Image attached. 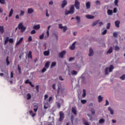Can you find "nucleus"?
Listing matches in <instances>:
<instances>
[{
  "label": "nucleus",
  "instance_id": "obj_60",
  "mask_svg": "<svg viewBox=\"0 0 125 125\" xmlns=\"http://www.w3.org/2000/svg\"><path fill=\"white\" fill-rule=\"evenodd\" d=\"M75 59L74 57H70L69 59V61H73Z\"/></svg>",
  "mask_w": 125,
  "mask_h": 125
},
{
  "label": "nucleus",
  "instance_id": "obj_50",
  "mask_svg": "<svg viewBox=\"0 0 125 125\" xmlns=\"http://www.w3.org/2000/svg\"><path fill=\"white\" fill-rule=\"evenodd\" d=\"M91 112L93 115H94L95 114V110H94V109H91Z\"/></svg>",
  "mask_w": 125,
  "mask_h": 125
},
{
  "label": "nucleus",
  "instance_id": "obj_23",
  "mask_svg": "<svg viewBox=\"0 0 125 125\" xmlns=\"http://www.w3.org/2000/svg\"><path fill=\"white\" fill-rule=\"evenodd\" d=\"M31 97H32V95H31V94L28 93L26 95V98H27V100H30V99H31Z\"/></svg>",
  "mask_w": 125,
  "mask_h": 125
},
{
  "label": "nucleus",
  "instance_id": "obj_57",
  "mask_svg": "<svg viewBox=\"0 0 125 125\" xmlns=\"http://www.w3.org/2000/svg\"><path fill=\"white\" fill-rule=\"evenodd\" d=\"M59 28H60V29H63V27L64 26H63L62 25V24H59Z\"/></svg>",
  "mask_w": 125,
  "mask_h": 125
},
{
  "label": "nucleus",
  "instance_id": "obj_56",
  "mask_svg": "<svg viewBox=\"0 0 125 125\" xmlns=\"http://www.w3.org/2000/svg\"><path fill=\"white\" fill-rule=\"evenodd\" d=\"M57 106L58 107V108L59 109H60L61 107V105L60 104V103H58L57 104Z\"/></svg>",
  "mask_w": 125,
  "mask_h": 125
},
{
  "label": "nucleus",
  "instance_id": "obj_29",
  "mask_svg": "<svg viewBox=\"0 0 125 125\" xmlns=\"http://www.w3.org/2000/svg\"><path fill=\"white\" fill-rule=\"evenodd\" d=\"M71 74L72 75H74V76H76V75L78 74V72H77V71H76V70H73L71 71Z\"/></svg>",
  "mask_w": 125,
  "mask_h": 125
},
{
  "label": "nucleus",
  "instance_id": "obj_35",
  "mask_svg": "<svg viewBox=\"0 0 125 125\" xmlns=\"http://www.w3.org/2000/svg\"><path fill=\"white\" fill-rule=\"evenodd\" d=\"M18 70L19 74H21V67H20V65L19 64H18Z\"/></svg>",
  "mask_w": 125,
  "mask_h": 125
},
{
  "label": "nucleus",
  "instance_id": "obj_32",
  "mask_svg": "<svg viewBox=\"0 0 125 125\" xmlns=\"http://www.w3.org/2000/svg\"><path fill=\"white\" fill-rule=\"evenodd\" d=\"M114 49L115 51H119V50H120V47H119L118 45H116L115 46Z\"/></svg>",
  "mask_w": 125,
  "mask_h": 125
},
{
  "label": "nucleus",
  "instance_id": "obj_55",
  "mask_svg": "<svg viewBox=\"0 0 125 125\" xmlns=\"http://www.w3.org/2000/svg\"><path fill=\"white\" fill-rule=\"evenodd\" d=\"M45 71H46V68L44 67L42 68V73H44L45 72Z\"/></svg>",
  "mask_w": 125,
  "mask_h": 125
},
{
  "label": "nucleus",
  "instance_id": "obj_5",
  "mask_svg": "<svg viewBox=\"0 0 125 125\" xmlns=\"http://www.w3.org/2000/svg\"><path fill=\"white\" fill-rule=\"evenodd\" d=\"M74 5L76 9H80V5H81V3H80V2L78 0H75Z\"/></svg>",
  "mask_w": 125,
  "mask_h": 125
},
{
  "label": "nucleus",
  "instance_id": "obj_18",
  "mask_svg": "<svg viewBox=\"0 0 125 125\" xmlns=\"http://www.w3.org/2000/svg\"><path fill=\"white\" fill-rule=\"evenodd\" d=\"M98 101L100 103V102H102L103 101V97H102L101 95H99L98 97Z\"/></svg>",
  "mask_w": 125,
  "mask_h": 125
},
{
  "label": "nucleus",
  "instance_id": "obj_43",
  "mask_svg": "<svg viewBox=\"0 0 125 125\" xmlns=\"http://www.w3.org/2000/svg\"><path fill=\"white\" fill-rule=\"evenodd\" d=\"M81 103L82 104H85L86 103V100H81Z\"/></svg>",
  "mask_w": 125,
  "mask_h": 125
},
{
  "label": "nucleus",
  "instance_id": "obj_13",
  "mask_svg": "<svg viewBox=\"0 0 125 125\" xmlns=\"http://www.w3.org/2000/svg\"><path fill=\"white\" fill-rule=\"evenodd\" d=\"M40 28H41V25H40V24L34 25L33 27V29H34L35 30H39V29H40Z\"/></svg>",
  "mask_w": 125,
  "mask_h": 125
},
{
  "label": "nucleus",
  "instance_id": "obj_45",
  "mask_svg": "<svg viewBox=\"0 0 125 125\" xmlns=\"http://www.w3.org/2000/svg\"><path fill=\"white\" fill-rule=\"evenodd\" d=\"M98 23V21H95V22H93L92 26H94L97 25Z\"/></svg>",
  "mask_w": 125,
  "mask_h": 125
},
{
  "label": "nucleus",
  "instance_id": "obj_62",
  "mask_svg": "<svg viewBox=\"0 0 125 125\" xmlns=\"http://www.w3.org/2000/svg\"><path fill=\"white\" fill-rule=\"evenodd\" d=\"M13 75H14V74H13V71H12V72H11V74H10V78H11V79H12V78H13Z\"/></svg>",
  "mask_w": 125,
  "mask_h": 125
},
{
  "label": "nucleus",
  "instance_id": "obj_41",
  "mask_svg": "<svg viewBox=\"0 0 125 125\" xmlns=\"http://www.w3.org/2000/svg\"><path fill=\"white\" fill-rule=\"evenodd\" d=\"M20 12L21 13L20 14V15L21 16H22V15H24V14H25V12L21 10Z\"/></svg>",
  "mask_w": 125,
  "mask_h": 125
},
{
  "label": "nucleus",
  "instance_id": "obj_17",
  "mask_svg": "<svg viewBox=\"0 0 125 125\" xmlns=\"http://www.w3.org/2000/svg\"><path fill=\"white\" fill-rule=\"evenodd\" d=\"M107 13L108 15H112L113 14V10L108 9L107 11Z\"/></svg>",
  "mask_w": 125,
  "mask_h": 125
},
{
  "label": "nucleus",
  "instance_id": "obj_49",
  "mask_svg": "<svg viewBox=\"0 0 125 125\" xmlns=\"http://www.w3.org/2000/svg\"><path fill=\"white\" fill-rule=\"evenodd\" d=\"M119 2V0H115L114 3L116 6H118V3Z\"/></svg>",
  "mask_w": 125,
  "mask_h": 125
},
{
  "label": "nucleus",
  "instance_id": "obj_7",
  "mask_svg": "<svg viewBox=\"0 0 125 125\" xmlns=\"http://www.w3.org/2000/svg\"><path fill=\"white\" fill-rule=\"evenodd\" d=\"M23 40H24V38L23 37H21L20 38L19 41H17L16 42V46H17V45H19L21 42H23Z\"/></svg>",
  "mask_w": 125,
  "mask_h": 125
},
{
  "label": "nucleus",
  "instance_id": "obj_52",
  "mask_svg": "<svg viewBox=\"0 0 125 125\" xmlns=\"http://www.w3.org/2000/svg\"><path fill=\"white\" fill-rule=\"evenodd\" d=\"M47 98H48V95L46 94L44 96V100H46V99H47Z\"/></svg>",
  "mask_w": 125,
  "mask_h": 125
},
{
  "label": "nucleus",
  "instance_id": "obj_6",
  "mask_svg": "<svg viewBox=\"0 0 125 125\" xmlns=\"http://www.w3.org/2000/svg\"><path fill=\"white\" fill-rule=\"evenodd\" d=\"M65 54H66V51L63 50L61 52L59 53V56L61 58H63V57H64V55H65Z\"/></svg>",
  "mask_w": 125,
  "mask_h": 125
},
{
  "label": "nucleus",
  "instance_id": "obj_40",
  "mask_svg": "<svg viewBox=\"0 0 125 125\" xmlns=\"http://www.w3.org/2000/svg\"><path fill=\"white\" fill-rule=\"evenodd\" d=\"M6 63H7V66H8V65H9V64H10L9 61H8V57H7L6 58Z\"/></svg>",
  "mask_w": 125,
  "mask_h": 125
},
{
  "label": "nucleus",
  "instance_id": "obj_16",
  "mask_svg": "<svg viewBox=\"0 0 125 125\" xmlns=\"http://www.w3.org/2000/svg\"><path fill=\"white\" fill-rule=\"evenodd\" d=\"M72 113L74 114V115H77V110L75 107H72Z\"/></svg>",
  "mask_w": 125,
  "mask_h": 125
},
{
  "label": "nucleus",
  "instance_id": "obj_64",
  "mask_svg": "<svg viewBox=\"0 0 125 125\" xmlns=\"http://www.w3.org/2000/svg\"><path fill=\"white\" fill-rule=\"evenodd\" d=\"M84 125H89V123H88V122H84Z\"/></svg>",
  "mask_w": 125,
  "mask_h": 125
},
{
  "label": "nucleus",
  "instance_id": "obj_27",
  "mask_svg": "<svg viewBox=\"0 0 125 125\" xmlns=\"http://www.w3.org/2000/svg\"><path fill=\"white\" fill-rule=\"evenodd\" d=\"M28 58H31L32 59V51H29L28 54Z\"/></svg>",
  "mask_w": 125,
  "mask_h": 125
},
{
  "label": "nucleus",
  "instance_id": "obj_21",
  "mask_svg": "<svg viewBox=\"0 0 125 125\" xmlns=\"http://www.w3.org/2000/svg\"><path fill=\"white\" fill-rule=\"evenodd\" d=\"M85 96H86V91L85 90V89H83V94L82 95V97H83V98H84V97H85Z\"/></svg>",
  "mask_w": 125,
  "mask_h": 125
},
{
  "label": "nucleus",
  "instance_id": "obj_58",
  "mask_svg": "<svg viewBox=\"0 0 125 125\" xmlns=\"http://www.w3.org/2000/svg\"><path fill=\"white\" fill-rule=\"evenodd\" d=\"M117 8H114L113 13H117Z\"/></svg>",
  "mask_w": 125,
  "mask_h": 125
},
{
  "label": "nucleus",
  "instance_id": "obj_61",
  "mask_svg": "<svg viewBox=\"0 0 125 125\" xmlns=\"http://www.w3.org/2000/svg\"><path fill=\"white\" fill-rule=\"evenodd\" d=\"M96 3L97 5H98V4L99 5H100V1H99V0L96 1Z\"/></svg>",
  "mask_w": 125,
  "mask_h": 125
},
{
  "label": "nucleus",
  "instance_id": "obj_53",
  "mask_svg": "<svg viewBox=\"0 0 125 125\" xmlns=\"http://www.w3.org/2000/svg\"><path fill=\"white\" fill-rule=\"evenodd\" d=\"M113 37L116 38V37H117L118 36V33L117 32H114L113 33Z\"/></svg>",
  "mask_w": 125,
  "mask_h": 125
},
{
  "label": "nucleus",
  "instance_id": "obj_54",
  "mask_svg": "<svg viewBox=\"0 0 125 125\" xmlns=\"http://www.w3.org/2000/svg\"><path fill=\"white\" fill-rule=\"evenodd\" d=\"M120 79H121V80H122L123 81H124V80H125V75H124L122 76H121L120 77Z\"/></svg>",
  "mask_w": 125,
  "mask_h": 125
},
{
  "label": "nucleus",
  "instance_id": "obj_31",
  "mask_svg": "<svg viewBox=\"0 0 125 125\" xmlns=\"http://www.w3.org/2000/svg\"><path fill=\"white\" fill-rule=\"evenodd\" d=\"M55 66H56V62H52V64L50 66V68H51L53 67H55Z\"/></svg>",
  "mask_w": 125,
  "mask_h": 125
},
{
  "label": "nucleus",
  "instance_id": "obj_38",
  "mask_svg": "<svg viewBox=\"0 0 125 125\" xmlns=\"http://www.w3.org/2000/svg\"><path fill=\"white\" fill-rule=\"evenodd\" d=\"M27 41L29 42H32V41H33V39H32V36H30L28 37Z\"/></svg>",
  "mask_w": 125,
  "mask_h": 125
},
{
  "label": "nucleus",
  "instance_id": "obj_51",
  "mask_svg": "<svg viewBox=\"0 0 125 125\" xmlns=\"http://www.w3.org/2000/svg\"><path fill=\"white\" fill-rule=\"evenodd\" d=\"M9 42H10V43H13V39L11 38L9 39Z\"/></svg>",
  "mask_w": 125,
  "mask_h": 125
},
{
  "label": "nucleus",
  "instance_id": "obj_14",
  "mask_svg": "<svg viewBox=\"0 0 125 125\" xmlns=\"http://www.w3.org/2000/svg\"><path fill=\"white\" fill-rule=\"evenodd\" d=\"M34 12V10L32 8H28L27 10V13L28 14H32Z\"/></svg>",
  "mask_w": 125,
  "mask_h": 125
},
{
  "label": "nucleus",
  "instance_id": "obj_37",
  "mask_svg": "<svg viewBox=\"0 0 125 125\" xmlns=\"http://www.w3.org/2000/svg\"><path fill=\"white\" fill-rule=\"evenodd\" d=\"M62 29H63V33H65V32H66V30H68V28L66 26H63V27H62Z\"/></svg>",
  "mask_w": 125,
  "mask_h": 125
},
{
  "label": "nucleus",
  "instance_id": "obj_48",
  "mask_svg": "<svg viewBox=\"0 0 125 125\" xmlns=\"http://www.w3.org/2000/svg\"><path fill=\"white\" fill-rule=\"evenodd\" d=\"M36 30H33L31 31V35H34L35 34H36Z\"/></svg>",
  "mask_w": 125,
  "mask_h": 125
},
{
  "label": "nucleus",
  "instance_id": "obj_25",
  "mask_svg": "<svg viewBox=\"0 0 125 125\" xmlns=\"http://www.w3.org/2000/svg\"><path fill=\"white\" fill-rule=\"evenodd\" d=\"M108 111H110L111 115H113L114 114V110L112 109V108L110 107H108Z\"/></svg>",
  "mask_w": 125,
  "mask_h": 125
},
{
  "label": "nucleus",
  "instance_id": "obj_39",
  "mask_svg": "<svg viewBox=\"0 0 125 125\" xmlns=\"http://www.w3.org/2000/svg\"><path fill=\"white\" fill-rule=\"evenodd\" d=\"M43 37H44V34L42 33L41 35L39 36V39L40 40H42V39H43Z\"/></svg>",
  "mask_w": 125,
  "mask_h": 125
},
{
  "label": "nucleus",
  "instance_id": "obj_8",
  "mask_svg": "<svg viewBox=\"0 0 125 125\" xmlns=\"http://www.w3.org/2000/svg\"><path fill=\"white\" fill-rule=\"evenodd\" d=\"M76 45V42H74L72 45L69 47L70 49L71 50H75V48H76V46H75Z\"/></svg>",
  "mask_w": 125,
  "mask_h": 125
},
{
  "label": "nucleus",
  "instance_id": "obj_10",
  "mask_svg": "<svg viewBox=\"0 0 125 125\" xmlns=\"http://www.w3.org/2000/svg\"><path fill=\"white\" fill-rule=\"evenodd\" d=\"M89 56H92L94 54V52H93V49H92V48H90L89 51Z\"/></svg>",
  "mask_w": 125,
  "mask_h": 125
},
{
  "label": "nucleus",
  "instance_id": "obj_47",
  "mask_svg": "<svg viewBox=\"0 0 125 125\" xmlns=\"http://www.w3.org/2000/svg\"><path fill=\"white\" fill-rule=\"evenodd\" d=\"M107 34V29L104 30L102 33V35H106Z\"/></svg>",
  "mask_w": 125,
  "mask_h": 125
},
{
  "label": "nucleus",
  "instance_id": "obj_4",
  "mask_svg": "<svg viewBox=\"0 0 125 125\" xmlns=\"http://www.w3.org/2000/svg\"><path fill=\"white\" fill-rule=\"evenodd\" d=\"M64 118H65V115H64L63 111L60 112L59 122H62V121H63V120H64Z\"/></svg>",
  "mask_w": 125,
  "mask_h": 125
},
{
  "label": "nucleus",
  "instance_id": "obj_11",
  "mask_svg": "<svg viewBox=\"0 0 125 125\" xmlns=\"http://www.w3.org/2000/svg\"><path fill=\"white\" fill-rule=\"evenodd\" d=\"M67 5V0H64L62 1V7L63 8V7H65V6Z\"/></svg>",
  "mask_w": 125,
  "mask_h": 125
},
{
  "label": "nucleus",
  "instance_id": "obj_30",
  "mask_svg": "<svg viewBox=\"0 0 125 125\" xmlns=\"http://www.w3.org/2000/svg\"><path fill=\"white\" fill-rule=\"evenodd\" d=\"M29 114L30 115H31L32 117H35V116H36V113H34V112H33L32 110L29 111Z\"/></svg>",
  "mask_w": 125,
  "mask_h": 125
},
{
  "label": "nucleus",
  "instance_id": "obj_44",
  "mask_svg": "<svg viewBox=\"0 0 125 125\" xmlns=\"http://www.w3.org/2000/svg\"><path fill=\"white\" fill-rule=\"evenodd\" d=\"M0 3L4 4V3H5V0H0Z\"/></svg>",
  "mask_w": 125,
  "mask_h": 125
},
{
  "label": "nucleus",
  "instance_id": "obj_33",
  "mask_svg": "<svg viewBox=\"0 0 125 125\" xmlns=\"http://www.w3.org/2000/svg\"><path fill=\"white\" fill-rule=\"evenodd\" d=\"M99 124H104L105 120L103 119H101L99 121Z\"/></svg>",
  "mask_w": 125,
  "mask_h": 125
},
{
  "label": "nucleus",
  "instance_id": "obj_36",
  "mask_svg": "<svg viewBox=\"0 0 125 125\" xmlns=\"http://www.w3.org/2000/svg\"><path fill=\"white\" fill-rule=\"evenodd\" d=\"M65 91H66V89H65L64 87H62L61 88V91L62 93H64Z\"/></svg>",
  "mask_w": 125,
  "mask_h": 125
},
{
  "label": "nucleus",
  "instance_id": "obj_9",
  "mask_svg": "<svg viewBox=\"0 0 125 125\" xmlns=\"http://www.w3.org/2000/svg\"><path fill=\"white\" fill-rule=\"evenodd\" d=\"M121 23V21H115V26L116 28H120V24Z\"/></svg>",
  "mask_w": 125,
  "mask_h": 125
},
{
  "label": "nucleus",
  "instance_id": "obj_20",
  "mask_svg": "<svg viewBox=\"0 0 125 125\" xmlns=\"http://www.w3.org/2000/svg\"><path fill=\"white\" fill-rule=\"evenodd\" d=\"M112 52H113V47H110V48H109L107 52V54H108V53H112Z\"/></svg>",
  "mask_w": 125,
  "mask_h": 125
},
{
  "label": "nucleus",
  "instance_id": "obj_22",
  "mask_svg": "<svg viewBox=\"0 0 125 125\" xmlns=\"http://www.w3.org/2000/svg\"><path fill=\"white\" fill-rule=\"evenodd\" d=\"M86 7L87 9L90 8V2L88 1L86 3Z\"/></svg>",
  "mask_w": 125,
  "mask_h": 125
},
{
  "label": "nucleus",
  "instance_id": "obj_42",
  "mask_svg": "<svg viewBox=\"0 0 125 125\" xmlns=\"http://www.w3.org/2000/svg\"><path fill=\"white\" fill-rule=\"evenodd\" d=\"M110 27H111V23H108L106 26V29H107V30H109V29H110Z\"/></svg>",
  "mask_w": 125,
  "mask_h": 125
},
{
  "label": "nucleus",
  "instance_id": "obj_46",
  "mask_svg": "<svg viewBox=\"0 0 125 125\" xmlns=\"http://www.w3.org/2000/svg\"><path fill=\"white\" fill-rule=\"evenodd\" d=\"M39 87H40V86L38 85L36 86V89L37 92H39Z\"/></svg>",
  "mask_w": 125,
  "mask_h": 125
},
{
  "label": "nucleus",
  "instance_id": "obj_3",
  "mask_svg": "<svg viewBox=\"0 0 125 125\" xmlns=\"http://www.w3.org/2000/svg\"><path fill=\"white\" fill-rule=\"evenodd\" d=\"M114 69V66L113 65H110L109 67H106L104 70L105 75H109V72H108V70H109V72H111L113 71V69Z\"/></svg>",
  "mask_w": 125,
  "mask_h": 125
},
{
  "label": "nucleus",
  "instance_id": "obj_15",
  "mask_svg": "<svg viewBox=\"0 0 125 125\" xmlns=\"http://www.w3.org/2000/svg\"><path fill=\"white\" fill-rule=\"evenodd\" d=\"M0 33L1 34L4 33V28L3 27V26H0Z\"/></svg>",
  "mask_w": 125,
  "mask_h": 125
},
{
  "label": "nucleus",
  "instance_id": "obj_34",
  "mask_svg": "<svg viewBox=\"0 0 125 125\" xmlns=\"http://www.w3.org/2000/svg\"><path fill=\"white\" fill-rule=\"evenodd\" d=\"M76 19L77 20V23H80V22H81V18H80V17L77 16Z\"/></svg>",
  "mask_w": 125,
  "mask_h": 125
},
{
  "label": "nucleus",
  "instance_id": "obj_24",
  "mask_svg": "<svg viewBox=\"0 0 125 125\" xmlns=\"http://www.w3.org/2000/svg\"><path fill=\"white\" fill-rule=\"evenodd\" d=\"M8 42H9V38L8 37H7L4 41V45H5V44H6V43H7Z\"/></svg>",
  "mask_w": 125,
  "mask_h": 125
},
{
  "label": "nucleus",
  "instance_id": "obj_63",
  "mask_svg": "<svg viewBox=\"0 0 125 125\" xmlns=\"http://www.w3.org/2000/svg\"><path fill=\"white\" fill-rule=\"evenodd\" d=\"M52 99H53L52 97H49L48 99V102H50V101H51Z\"/></svg>",
  "mask_w": 125,
  "mask_h": 125
},
{
  "label": "nucleus",
  "instance_id": "obj_1",
  "mask_svg": "<svg viewBox=\"0 0 125 125\" xmlns=\"http://www.w3.org/2000/svg\"><path fill=\"white\" fill-rule=\"evenodd\" d=\"M74 13H75V6H74V5H71L69 8V11H65V15L74 14Z\"/></svg>",
  "mask_w": 125,
  "mask_h": 125
},
{
  "label": "nucleus",
  "instance_id": "obj_19",
  "mask_svg": "<svg viewBox=\"0 0 125 125\" xmlns=\"http://www.w3.org/2000/svg\"><path fill=\"white\" fill-rule=\"evenodd\" d=\"M85 16L87 19H93L95 17L94 16L92 15H86Z\"/></svg>",
  "mask_w": 125,
  "mask_h": 125
},
{
  "label": "nucleus",
  "instance_id": "obj_12",
  "mask_svg": "<svg viewBox=\"0 0 125 125\" xmlns=\"http://www.w3.org/2000/svg\"><path fill=\"white\" fill-rule=\"evenodd\" d=\"M50 54V52L49 50L45 51L43 52V55L44 56H48Z\"/></svg>",
  "mask_w": 125,
  "mask_h": 125
},
{
  "label": "nucleus",
  "instance_id": "obj_59",
  "mask_svg": "<svg viewBox=\"0 0 125 125\" xmlns=\"http://www.w3.org/2000/svg\"><path fill=\"white\" fill-rule=\"evenodd\" d=\"M56 83L53 84L52 85L53 89H56Z\"/></svg>",
  "mask_w": 125,
  "mask_h": 125
},
{
  "label": "nucleus",
  "instance_id": "obj_2",
  "mask_svg": "<svg viewBox=\"0 0 125 125\" xmlns=\"http://www.w3.org/2000/svg\"><path fill=\"white\" fill-rule=\"evenodd\" d=\"M18 29L19 30H21V33H24V32H25V31H26V27L24 26V25H23V23L21 22L18 24Z\"/></svg>",
  "mask_w": 125,
  "mask_h": 125
},
{
  "label": "nucleus",
  "instance_id": "obj_28",
  "mask_svg": "<svg viewBox=\"0 0 125 125\" xmlns=\"http://www.w3.org/2000/svg\"><path fill=\"white\" fill-rule=\"evenodd\" d=\"M50 64V62H46V63L45 64V68H47V69L49 68Z\"/></svg>",
  "mask_w": 125,
  "mask_h": 125
},
{
  "label": "nucleus",
  "instance_id": "obj_26",
  "mask_svg": "<svg viewBox=\"0 0 125 125\" xmlns=\"http://www.w3.org/2000/svg\"><path fill=\"white\" fill-rule=\"evenodd\" d=\"M13 15V9H11L9 12V17H11Z\"/></svg>",
  "mask_w": 125,
  "mask_h": 125
}]
</instances>
